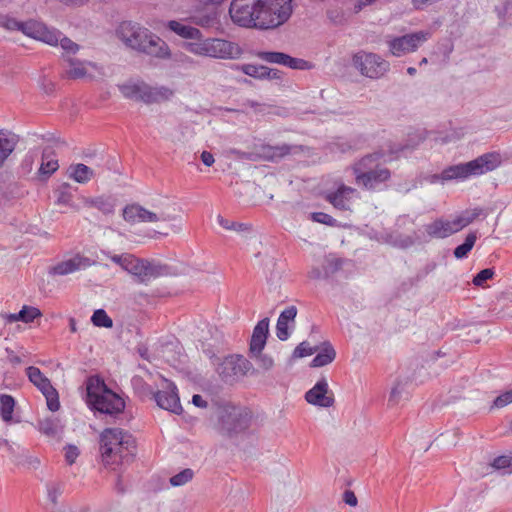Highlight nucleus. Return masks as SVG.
I'll use <instances>...</instances> for the list:
<instances>
[{
	"instance_id": "nucleus-52",
	"label": "nucleus",
	"mask_w": 512,
	"mask_h": 512,
	"mask_svg": "<svg viewBox=\"0 0 512 512\" xmlns=\"http://www.w3.org/2000/svg\"><path fill=\"white\" fill-rule=\"evenodd\" d=\"M62 489L59 484L51 483L47 485V496L48 499L53 503H57L58 497L61 495Z\"/></svg>"
},
{
	"instance_id": "nucleus-38",
	"label": "nucleus",
	"mask_w": 512,
	"mask_h": 512,
	"mask_svg": "<svg viewBox=\"0 0 512 512\" xmlns=\"http://www.w3.org/2000/svg\"><path fill=\"white\" fill-rule=\"evenodd\" d=\"M194 477V471L190 468H186L181 472L172 476L169 480L173 487H180L190 482Z\"/></svg>"
},
{
	"instance_id": "nucleus-25",
	"label": "nucleus",
	"mask_w": 512,
	"mask_h": 512,
	"mask_svg": "<svg viewBox=\"0 0 512 512\" xmlns=\"http://www.w3.org/2000/svg\"><path fill=\"white\" fill-rule=\"evenodd\" d=\"M19 142L18 136L6 129H0V168L15 150Z\"/></svg>"
},
{
	"instance_id": "nucleus-42",
	"label": "nucleus",
	"mask_w": 512,
	"mask_h": 512,
	"mask_svg": "<svg viewBox=\"0 0 512 512\" xmlns=\"http://www.w3.org/2000/svg\"><path fill=\"white\" fill-rule=\"evenodd\" d=\"M102 253L107 258H109L112 262H114L115 264L119 265L125 271L127 269V266L129 265V261H130L131 257L133 256L132 254H129V253H124V254H121V255H116V254H112L109 251H102Z\"/></svg>"
},
{
	"instance_id": "nucleus-4",
	"label": "nucleus",
	"mask_w": 512,
	"mask_h": 512,
	"mask_svg": "<svg viewBox=\"0 0 512 512\" xmlns=\"http://www.w3.org/2000/svg\"><path fill=\"white\" fill-rule=\"evenodd\" d=\"M135 439L118 428L105 429L100 436V451L106 464L128 462L134 455Z\"/></svg>"
},
{
	"instance_id": "nucleus-60",
	"label": "nucleus",
	"mask_w": 512,
	"mask_h": 512,
	"mask_svg": "<svg viewBox=\"0 0 512 512\" xmlns=\"http://www.w3.org/2000/svg\"><path fill=\"white\" fill-rule=\"evenodd\" d=\"M224 1L225 0H195V2L201 7L218 6Z\"/></svg>"
},
{
	"instance_id": "nucleus-35",
	"label": "nucleus",
	"mask_w": 512,
	"mask_h": 512,
	"mask_svg": "<svg viewBox=\"0 0 512 512\" xmlns=\"http://www.w3.org/2000/svg\"><path fill=\"white\" fill-rule=\"evenodd\" d=\"M476 240H477L476 234L469 233L466 236L464 243H462L461 245L457 246L454 249V256L457 259H463V258L467 257L468 253L472 250Z\"/></svg>"
},
{
	"instance_id": "nucleus-15",
	"label": "nucleus",
	"mask_w": 512,
	"mask_h": 512,
	"mask_svg": "<svg viewBox=\"0 0 512 512\" xmlns=\"http://www.w3.org/2000/svg\"><path fill=\"white\" fill-rule=\"evenodd\" d=\"M26 374L29 381L45 396L48 409L52 412L57 411L60 408L59 395L51 381L35 366H29Z\"/></svg>"
},
{
	"instance_id": "nucleus-2",
	"label": "nucleus",
	"mask_w": 512,
	"mask_h": 512,
	"mask_svg": "<svg viewBox=\"0 0 512 512\" xmlns=\"http://www.w3.org/2000/svg\"><path fill=\"white\" fill-rule=\"evenodd\" d=\"M125 47L161 60L171 57L168 44L148 28L133 21L121 22L115 31Z\"/></svg>"
},
{
	"instance_id": "nucleus-22",
	"label": "nucleus",
	"mask_w": 512,
	"mask_h": 512,
	"mask_svg": "<svg viewBox=\"0 0 512 512\" xmlns=\"http://www.w3.org/2000/svg\"><path fill=\"white\" fill-rule=\"evenodd\" d=\"M123 218L131 224L140 222L153 223L164 220V218L158 216L156 213L151 212L138 204L127 205L123 209Z\"/></svg>"
},
{
	"instance_id": "nucleus-54",
	"label": "nucleus",
	"mask_w": 512,
	"mask_h": 512,
	"mask_svg": "<svg viewBox=\"0 0 512 512\" xmlns=\"http://www.w3.org/2000/svg\"><path fill=\"white\" fill-rule=\"evenodd\" d=\"M79 455L77 447L69 445L65 449V459L68 464L72 465Z\"/></svg>"
},
{
	"instance_id": "nucleus-37",
	"label": "nucleus",
	"mask_w": 512,
	"mask_h": 512,
	"mask_svg": "<svg viewBox=\"0 0 512 512\" xmlns=\"http://www.w3.org/2000/svg\"><path fill=\"white\" fill-rule=\"evenodd\" d=\"M91 322L96 327L111 328L113 326L112 319L107 315L103 309H97L94 311Z\"/></svg>"
},
{
	"instance_id": "nucleus-33",
	"label": "nucleus",
	"mask_w": 512,
	"mask_h": 512,
	"mask_svg": "<svg viewBox=\"0 0 512 512\" xmlns=\"http://www.w3.org/2000/svg\"><path fill=\"white\" fill-rule=\"evenodd\" d=\"M14 407L15 400L11 395H0V415L4 422L8 423L12 421Z\"/></svg>"
},
{
	"instance_id": "nucleus-10",
	"label": "nucleus",
	"mask_w": 512,
	"mask_h": 512,
	"mask_svg": "<svg viewBox=\"0 0 512 512\" xmlns=\"http://www.w3.org/2000/svg\"><path fill=\"white\" fill-rule=\"evenodd\" d=\"M0 27L10 32L19 31L38 41H54V32H49L45 23L35 19L19 21L9 14L0 13Z\"/></svg>"
},
{
	"instance_id": "nucleus-45",
	"label": "nucleus",
	"mask_w": 512,
	"mask_h": 512,
	"mask_svg": "<svg viewBox=\"0 0 512 512\" xmlns=\"http://www.w3.org/2000/svg\"><path fill=\"white\" fill-rule=\"evenodd\" d=\"M42 159H43V161L39 168L40 175L50 176L53 172H55L58 169V161L57 160L51 159V160L45 161V159H46L45 153H43Z\"/></svg>"
},
{
	"instance_id": "nucleus-64",
	"label": "nucleus",
	"mask_w": 512,
	"mask_h": 512,
	"mask_svg": "<svg viewBox=\"0 0 512 512\" xmlns=\"http://www.w3.org/2000/svg\"><path fill=\"white\" fill-rule=\"evenodd\" d=\"M192 403L200 408H205L207 406V402L203 399V397L199 394H195L192 397Z\"/></svg>"
},
{
	"instance_id": "nucleus-18",
	"label": "nucleus",
	"mask_w": 512,
	"mask_h": 512,
	"mask_svg": "<svg viewBox=\"0 0 512 512\" xmlns=\"http://www.w3.org/2000/svg\"><path fill=\"white\" fill-rule=\"evenodd\" d=\"M154 399L157 405L162 409L171 411L175 414H180L182 411L177 387L173 382L167 379H164L162 390H159L154 394Z\"/></svg>"
},
{
	"instance_id": "nucleus-43",
	"label": "nucleus",
	"mask_w": 512,
	"mask_h": 512,
	"mask_svg": "<svg viewBox=\"0 0 512 512\" xmlns=\"http://www.w3.org/2000/svg\"><path fill=\"white\" fill-rule=\"evenodd\" d=\"M318 350L317 346H310L306 341L301 342L293 351L294 358H303L314 354Z\"/></svg>"
},
{
	"instance_id": "nucleus-8",
	"label": "nucleus",
	"mask_w": 512,
	"mask_h": 512,
	"mask_svg": "<svg viewBox=\"0 0 512 512\" xmlns=\"http://www.w3.org/2000/svg\"><path fill=\"white\" fill-rule=\"evenodd\" d=\"M87 398L93 409L108 415H117L123 412L125 401L118 394L109 389L104 382L92 381L87 386Z\"/></svg>"
},
{
	"instance_id": "nucleus-9",
	"label": "nucleus",
	"mask_w": 512,
	"mask_h": 512,
	"mask_svg": "<svg viewBox=\"0 0 512 512\" xmlns=\"http://www.w3.org/2000/svg\"><path fill=\"white\" fill-rule=\"evenodd\" d=\"M120 91L125 98L142 101L146 104L168 100L173 92L165 86H151L143 81L129 82L121 85Z\"/></svg>"
},
{
	"instance_id": "nucleus-32",
	"label": "nucleus",
	"mask_w": 512,
	"mask_h": 512,
	"mask_svg": "<svg viewBox=\"0 0 512 512\" xmlns=\"http://www.w3.org/2000/svg\"><path fill=\"white\" fill-rule=\"evenodd\" d=\"M69 177L78 183H87L93 177V170L85 164L71 165L68 169Z\"/></svg>"
},
{
	"instance_id": "nucleus-17",
	"label": "nucleus",
	"mask_w": 512,
	"mask_h": 512,
	"mask_svg": "<svg viewBox=\"0 0 512 512\" xmlns=\"http://www.w3.org/2000/svg\"><path fill=\"white\" fill-rule=\"evenodd\" d=\"M253 369L252 363L242 355L226 357L218 366V373L224 381H232Z\"/></svg>"
},
{
	"instance_id": "nucleus-41",
	"label": "nucleus",
	"mask_w": 512,
	"mask_h": 512,
	"mask_svg": "<svg viewBox=\"0 0 512 512\" xmlns=\"http://www.w3.org/2000/svg\"><path fill=\"white\" fill-rule=\"evenodd\" d=\"M342 260L340 258L329 256L325 259V264L323 266L324 276L330 277L334 273H336L342 267Z\"/></svg>"
},
{
	"instance_id": "nucleus-1",
	"label": "nucleus",
	"mask_w": 512,
	"mask_h": 512,
	"mask_svg": "<svg viewBox=\"0 0 512 512\" xmlns=\"http://www.w3.org/2000/svg\"><path fill=\"white\" fill-rule=\"evenodd\" d=\"M291 2L292 0H232L229 15L241 27L274 29L290 18Z\"/></svg>"
},
{
	"instance_id": "nucleus-39",
	"label": "nucleus",
	"mask_w": 512,
	"mask_h": 512,
	"mask_svg": "<svg viewBox=\"0 0 512 512\" xmlns=\"http://www.w3.org/2000/svg\"><path fill=\"white\" fill-rule=\"evenodd\" d=\"M491 466L495 470L502 471V473H511L512 472V456L511 455H501L496 457Z\"/></svg>"
},
{
	"instance_id": "nucleus-7",
	"label": "nucleus",
	"mask_w": 512,
	"mask_h": 512,
	"mask_svg": "<svg viewBox=\"0 0 512 512\" xmlns=\"http://www.w3.org/2000/svg\"><path fill=\"white\" fill-rule=\"evenodd\" d=\"M481 215H483L482 208H473L462 211L452 220L437 218L425 225V232L430 238L444 239L461 231Z\"/></svg>"
},
{
	"instance_id": "nucleus-48",
	"label": "nucleus",
	"mask_w": 512,
	"mask_h": 512,
	"mask_svg": "<svg viewBox=\"0 0 512 512\" xmlns=\"http://www.w3.org/2000/svg\"><path fill=\"white\" fill-rule=\"evenodd\" d=\"M39 431L47 436H53L56 433V426L52 419H44L38 424Z\"/></svg>"
},
{
	"instance_id": "nucleus-11",
	"label": "nucleus",
	"mask_w": 512,
	"mask_h": 512,
	"mask_svg": "<svg viewBox=\"0 0 512 512\" xmlns=\"http://www.w3.org/2000/svg\"><path fill=\"white\" fill-rule=\"evenodd\" d=\"M352 64L362 76L370 79H380L390 70V63L382 56L364 50L353 55Z\"/></svg>"
},
{
	"instance_id": "nucleus-13",
	"label": "nucleus",
	"mask_w": 512,
	"mask_h": 512,
	"mask_svg": "<svg viewBox=\"0 0 512 512\" xmlns=\"http://www.w3.org/2000/svg\"><path fill=\"white\" fill-rule=\"evenodd\" d=\"M432 37V32L420 30L417 32L405 34L403 36L386 37V44L389 52L395 57H402L406 54L418 50L426 41Z\"/></svg>"
},
{
	"instance_id": "nucleus-16",
	"label": "nucleus",
	"mask_w": 512,
	"mask_h": 512,
	"mask_svg": "<svg viewBox=\"0 0 512 512\" xmlns=\"http://www.w3.org/2000/svg\"><path fill=\"white\" fill-rule=\"evenodd\" d=\"M303 151V146L301 145H290V144H281L272 146L269 144H255L253 146V150L251 152L250 159H263L266 161L277 162L284 158L285 156L298 154Z\"/></svg>"
},
{
	"instance_id": "nucleus-24",
	"label": "nucleus",
	"mask_w": 512,
	"mask_h": 512,
	"mask_svg": "<svg viewBox=\"0 0 512 512\" xmlns=\"http://www.w3.org/2000/svg\"><path fill=\"white\" fill-rule=\"evenodd\" d=\"M296 315L297 308L293 305L285 308L280 313L276 324V336L279 340L286 341L290 337L289 323L294 326Z\"/></svg>"
},
{
	"instance_id": "nucleus-6",
	"label": "nucleus",
	"mask_w": 512,
	"mask_h": 512,
	"mask_svg": "<svg viewBox=\"0 0 512 512\" xmlns=\"http://www.w3.org/2000/svg\"><path fill=\"white\" fill-rule=\"evenodd\" d=\"M182 48L197 56L218 59H233L241 54L236 43L219 38H200L197 41L184 42Z\"/></svg>"
},
{
	"instance_id": "nucleus-3",
	"label": "nucleus",
	"mask_w": 512,
	"mask_h": 512,
	"mask_svg": "<svg viewBox=\"0 0 512 512\" xmlns=\"http://www.w3.org/2000/svg\"><path fill=\"white\" fill-rule=\"evenodd\" d=\"M350 170L355 184L370 192L384 190L391 178V171L384 165L383 155L378 152L367 154L355 161Z\"/></svg>"
},
{
	"instance_id": "nucleus-49",
	"label": "nucleus",
	"mask_w": 512,
	"mask_h": 512,
	"mask_svg": "<svg viewBox=\"0 0 512 512\" xmlns=\"http://www.w3.org/2000/svg\"><path fill=\"white\" fill-rule=\"evenodd\" d=\"M494 275V271L491 268L481 270L473 278V284L476 286H482L487 280L491 279Z\"/></svg>"
},
{
	"instance_id": "nucleus-26",
	"label": "nucleus",
	"mask_w": 512,
	"mask_h": 512,
	"mask_svg": "<svg viewBox=\"0 0 512 512\" xmlns=\"http://www.w3.org/2000/svg\"><path fill=\"white\" fill-rule=\"evenodd\" d=\"M167 266L156 262L144 260L139 282L147 284L152 279L167 274Z\"/></svg>"
},
{
	"instance_id": "nucleus-30",
	"label": "nucleus",
	"mask_w": 512,
	"mask_h": 512,
	"mask_svg": "<svg viewBox=\"0 0 512 512\" xmlns=\"http://www.w3.org/2000/svg\"><path fill=\"white\" fill-rule=\"evenodd\" d=\"M336 357V351L329 342H325L322 350L313 358L311 367H323L330 364Z\"/></svg>"
},
{
	"instance_id": "nucleus-36",
	"label": "nucleus",
	"mask_w": 512,
	"mask_h": 512,
	"mask_svg": "<svg viewBox=\"0 0 512 512\" xmlns=\"http://www.w3.org/2000/svg\"><path fill=\"white\" fill-rule=\"evenodd\" d=\"M41 312L35 307L24 306L17 314L12 315V319L23 321L25 323L32 322L35 318L39 317Z\"/></svg>"
},
{
	"instance_id": "nucleus-62",
	"label": "nucleus",
	"mask_w": 512,
	"mask_h": 512,
	"mask_svg": "<svg viewBox=\"0 0 512 512\" xmlns=\"http://www.w3.org/2000/svg\"><path fill=\"white\" fill-rule=\"evenodd\" d=\"M327 16L333 23L339 24L342 22V15L336 10H329Z\"/></svg>"
},
{
	"instance_id": "nucleus-23",
	"label": "nucleus",
	"mask_w": 512,
	"mask_h": 512,
	"mask_svg": "<svg viewBox=\"0 0 512 512\" xmlns=\"http://www.w3.org/2000/svg\"><path fill=\"white\" fill-rule=\"evenodd\" d=\"M269 334V319L260 320L253 329L250 340L251 354H260L264 349Z\"/></svg>"
},
{
	"instance_id": "nucleus-46",
	"label": "nucleus",
	"mask_w": 512,
	"mask_h": 512,
	"mask_svg": "<svg viewBox=\"0 0 512 512\" xmlns=\"http://www.w3.org/2000/svg\"><path fill=\"white\" fill-rule=\"evenodd\" d=\"M143 259L136 258L134 255L131 257L129 261V265L127 266L126 271L130 273L131 275L135 276L137 280L139 281L142 266H143Z\"/></svg>"
},
{
	"instance_id": "nucleus-40",
	"label": "nucleus",
	"mask_w": 512,
	"mask_h": 512,
	"mask_svg": "<svg viewBox=\"0 0 512 512\" xmlns=\"http://www.w3.org/2000/svg\"><path fill=\"white\" fill-rule=\"evenodd\" d=\"M192 22L195 25H198L203 28L212 27L216 22V14L215 13H205L199 15H193L191 17Z\"/></svg>"
},
{
	"instance_id": "nucleus-21",
	"label": "nucleus",
	"mask_w": 512,
	"mask_h": 512,
	"mask_svg": "<svg viewBox=\"0 0 512 512\" xmlns=\"http://www.w3.org/2000/svg\"><path fill=\"white\" fill-rule=\"evenodd\" d=\"M91 266L89 258L79 254L64 260L49 269L51 275L64 276Z\"/></svg>"
},
{
	"instance_id": "nucleus-57",
	"label": "nucleus",
	"mask_w": 512,
	"mask_h": 512,
	"mask_svg": "<svg viewBox=\"0 0 512 512\" xmlns=\"http://www.w3.org/2000/svg\"><path fill=\"white\" fill-rule=\"evenodd\" d=\"M343 500L346 504L349 506H356L357 505V497L355 496L354 492L347 490L344 492Z\"/></svg>"
},
{
	"instance_id": "nucleus-27",
	"label": "nucleus",
	"mask_w": 512,
	"mask_h": 512,
	"mask_svg": "<svg viewBox=\"0 0 512 512\" xmlns=\"http://www.w3.org/2000/svg\"><path fill=\"white\" fill-rule=\"evenodd\" d=\"M167 28L184 39L198 40L202 38V32L193 26L185 25L176 20H170Z\"/></svg>"
},
{
	"instance_id": "nucleus-55",
	"label": "nucleus",
	"mask_w": 512,
	"mask_h": 512,
	"mask_svg": "<svg viewBox=\"0 0 512 512\" xmlns=\"http://www.w3.org/2000/svg\"><path fill=\"white\" fill-rule=\"evenodd\" d=\"M283 73L282 71L274 68H269L265 66L264 79L268 80H282Z\"/></svg>"
},
{
	"instance_id": "nucleus-19",
	"label": "nucleus",
	"mask_w": 512,
	"mask_h": 512,
	"mask_svg": "<svg viewBox=\"0 0 512 512\" xmlns=\"http://www.w3.org/2000/svg\"><path fill=\"white\" fill-rule=\"evenodd\" d=\"M257 57L267 63L279 64L291 69L309 70L312 68V64L309 61L292 57L283 52L260 51L257 53Z\"/></svg>"
},
{
	"instance_id": "nucleus-12",
	"label": "nucleus",
	"mask_w": 512,
	"mask_h": 512,
	"mask_svg": "<svg viewBox=\"0 0 512 512\" xmlns=\"http://www.w3.org/2000/svg\"><path fill=\"white\" fill-rule=\"evenodd\" d=\"M218 416L221 429L228 434L245 431L252 419L251 412L247 408L234 405L219 407Z\"/></svg>"
},
{
	"instance_id": "nucleus-59",
	"label": "nucleus",
	"mask_w": 512,
	"mask_h": 512,
	"mask_svg": "<svg viewBox=\"0 0 512 512\" xmlns=\"http://www.w3.org/2000/svg\"><path fill=\"white\" fill-rule=\"evenodd\" d=\"M72 195L69 192L62 191L60 192L57 203L63 205H71Z\"/></svg>"
},
{
	"instance_id": "nucleus-47",
	"label": "nucleus",
	"mask_w": 512,
	"mask_h": 512,
	"mask_svg": "<svg viewBox=\"0 0 512 512\" xmlns=\"http://www.w3.org/2000/svg\"><path fill=\"white\" fill-rule=\"evenodd\" d=\"M310 217L314 222L325 224L328 226H334L336 224V220L332 216L324 212H313L310 214Z\"/></svg>"
},
{
	"instance_id": "nucleus-53",
	"label": "nucleus",
	"mask_w": 512,
	"mask_h": 512,
	"mask_svg": "<svg viewBox=\"0 0 512 512\" xmlns=\"http://www.w3.org/2000/svg\"><path fill=\"white\" fill-rule=\"evenodd\" d=\"M404 390V386L402 383L398 382L395 384V386L392 388L390 392L389 402L392 404H397L401 398V394Z\"/></svg>"
},
{
	"instance_id": "nucleus-58",
	"label": "nucleus",
	"mask_w": 512,
	"mask_h": 512,
	"mask_svg": "<svg viewBox=\"0 0 512 512\" xmlns=\"http://www.w3.org/2000/svg\"><path fill=\"white\" fill-rule=\"evenodd\" d=\"M377 0H358L355 5H354V13H359L360 11H362L365 7L367 6H370L372 5L373 3H375Z\"/></svg>"
},
{
	"instance_id": "nucleus-14",
	"label": "nucleus",
	"mask_w": 512,
	"mask_h": 512,
	"mask_svg": "<svg viewBox=\"0 0 512 512\" xmlns=\"http://www.w3.org/2000/svg\"><path fill=\"white\" fill-rule=\"evenodd\" d=\"M325 200L334 208L347 211L350 210L352 201L359 198V192L356 188L347 186L342 179H336L334 186L325 191Z\"/></svg>"
},
{
	"instance_id": "nucleus-56",
	"label": "nucleus",
	"mask_w": 512,
	"mask_h": 512,
	"mask_svg": "<svg viewBox=\"0 0 512 512\" xmlns=\"http://www.w3.org/2000/svg\"><path fill=\"white\" fill-rule=\"evenodd\" d=\"M253 355L258 358L260 366L263 369L269 370V369L272 368V366L274 364V361H273V359L270 356L262 354V353H260V354H253Z\"/></svg>"
},
{
	"instance_id": "nucleus-5",
	"label": "nucleus",
	"mask_w": 512,
	"mask_h": 512,
	"mask_svg": "<svg viewBox=\"0 0 512 512\" xmlns=\"http://www.w3.org/2000/svg\"><path fill=\"white\" fill-rule=\"evenodd\" d=\"M501 160V155L498 152L485 153L472 161L446 167L442 171V179L447 182L479 176L498 168Z\"/></svg>"
},
{
	"instance_id": "nucleus-44",
	"label": "nucleus",
	"mask_w": 512,
	"mask_h": 512,
	"mask_svg": "<svg viewBox=\"0 0 512 512\" xmlns=\"http://www.w3.org/2000/svg\"><path fill=\"white\" fill-rule=\"evenodd\" d=\"M38 154L35 151H28L22 159L20 168L23 173L28 174L32 171L33 166L37 160Z\"/></svg>"
},
{
	"instance_id": "nucleus-29",
	"label": "nucleus",
	"mask_w": 512,
	"mask_h": 512,
	"mask_svg": "<svg viewBox=\"0 0 512 512\" xmlns=\"http://www.w3.org/2000/svg\"><path fill=\"white\" fill-rule=\"evenodd\" d=\"M47 30L49 32H54V41L48 42L43 41L44 43L51 45V46H57L58 44L61 46V48L68 54H76L79 50V45L73 42L68 37L64 36L59 30L55 28H51L47 26Z\"/></svg>"
},
{
	"instance_id": "nucleus-50",
	"label": "nucleus",
	"mask_w": 512,
	"mask_h": 512,
	"mask_svg": "<svg viewBox=\"0 0 512 512\" xmlns=\"http://www.w3.org/2000/svg\"><path fill=\"white\" fill-rule=\"evenodd\" d=\"M510 403H512V389L508 390V391L500 394L498 397H496L493 402V407L503 408Z\"/></svg>"
},
{
	"instance_id": "nucleus-20",
	"label": "nucleus",
	"mask_w": 512,
	"mask_h": 512,
	"mask_svg": "<svg viewBox=\"0 0 512 512\" xmlns=\"http://www.w3.org/2000/svg\"><path fill=\"white\" fill-rule=\"evenodd\" d=\"M305 399L309 404L318 407L329 408L334 404L333 392L329 390L328 382L321 378L306 392Z\"/></svg>"
},
{
	"instance_id": "nucleus-51",
	"label": "nucleus",
	"mask_w": 512,
	"mask_h": 512,
	"mask_svg": "<svg viewBox=\"0 0 512 512\" xmlns=\"http://www.w3.org/2000/svg\"><path fill=\"white\" fill-rule=\"evenodd\" d=\"M217 220H218L219 225L227 230L242 231V230L246 229L245 224L230 222L229 220L223 218L220 215L217 217Z\"/></svg>"
},
{
	"instance_id": "nucleus-28",
	"label": "nucleus",
	"mask_w": 512,
	"mask_h": 512,
	"mask_svg": "<svg viewBox=\"0 0 512 512\" xmlns=\"http://www.w3.org/2000/svg\"><path fill=\"white\" fill-rule=\"evenodd\" d=\"M66 61L68 63L66 74L67 77L71 79H80L85 77L88 73V67H94L91 62L81 61L71 56H67Z\"/></svg>"
},
{
	"instance_id": "nucleus-63",
	"label": "nucleus",
	"mask_w": 512,
	"mask_h": 512,
	"mask_svg": "<svg viewBox=\"0 0 512 512\" xmlns=\"http://www.w3.org/2000/svg\"><path fill=\"white\" fill-rule=\"evenodd\" d=\"M426 181L430 184H437V183H441V184H444L445 183V180L442 179V172L440 174H433V175H429L427 178H426Z\"/></svg>"
},
{
	"instance_id": "nucleus-31",
	"label": "nucleus",
	"mask_w": 512,
	"mask_h": 512,
	"mask_svg": "<svg viewBox=\"0 0 512 512\" xmlns=\"http://www.w3.org/2000/svg\"><path fill=\"white\" fill-rule=\"evenodd\" d=\"M84 205L88 207H95L104 214H112L115 210V203L111 198L108 197H95L85 198Z\"/></svg>"
},
{
	"instance_id": "nucleus-34",
	"label": "nucleus",
	"mask_w": 512,
	"mask_h": 512,
	"mask_svg": "<svg viewBox=\"0 0 512 512\" xmlns=\"http://www.w3.org/2000/svg\"><path fill=\"white\" fill-rule=\"evenodd\" d=\"M235 70L241 71L245 75L255 79L264 80L265 66L255 64H242L235 65Z\"/></svg>"
},
{
	"instance_id": "nucleus-61",
	"label": "nucleus",
	"mask_w": 512,
	"mask_h": 512,
	"mask_svg": "<svg viewBox=\"0 0 512 512\" xmlns=\"http://www.w3.org/2000/svg\"><path fill=\"white\" fill-rule=\"evenodd\" d=\"M201 161L206 165V166H212L213 163H214V157L213 155L208 152V151H203L201 153Z\"/></svg>"
}]
</instances>
